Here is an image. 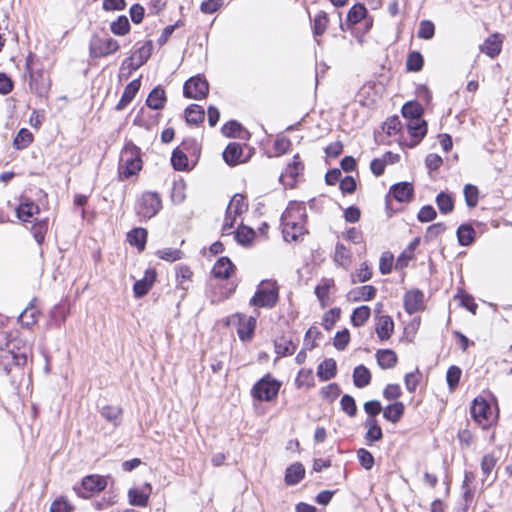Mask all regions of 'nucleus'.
<instances>
[{
	"instance_id": "29",
	"label": "nucleus",
	"mask_w": 512,
	"mask_h": 512,
	"mask_svg": "<svg viewBox=\"0 0 512 512\" xmlns=\"http://www.w3.org/2000/svg\"><path fill=\"white\" fill-rule=\"evenodd\" d=\"M376 358L379 366L382 369H391L397 363V355L390 349L378 350Z\"/></svg>"
},
{
	"instance_id": "32",
	"label": "nucleus",
	"mask_w": 512,
	"mask_h": 512,
	"mask_svg": "<svg viewBox=\"0 0 512 512\" xmlns=\"http://www.w3.org/2000/svg\"><path fill=\"white\" fill-rule=\"evenodd\" d=\"M242 152L239 143H230L223 152V158L228 165L234 166L240 162Z\"/></svg>"
},
{
	"instance_id": "41",
	"label": "nucleus",
	"mask_w": 512,
	"mask_h": 512,
	"mask_svg": "<svg viewBox=\"0 0 512 512\" xmlns=\"http://www.w3.org/2000/svg\"><path fill=\"white\" fill-rule=\"evenodd\" d=\"M367 9L363 4H355L350 8L347 14V22L350 25H355L361 20L366 19Z\"/></svg>"
},
{
	"instance_id": "44",
	"label": "nucleus",
	"mask_w": 512,
	"mask_h": 512,
	"mask_svg": "<svg viewBox=\"0 0 512 512\" xmlns=\"http://www.w3.org/2000/svg\"><path fill=\"white\" fill-rule=\"evenodd\" d=\"M255 237V232L248 226L241 225L235 232V239L241 245L249 244Z\"/></svg>"
},
{
	"instance_id": "49",
	"label": "nucleus",
	"mask_w": 512,
	"mask_h": 512,
	"mask_svg": "<svg viewBox=\"0 0 512 512\" xmlns=\"http://www.w3.org/2000/svg\"><path fill=\"white\" fill-rule=\"evenodd\" d=\"M423 56L420 52L413 51L411 52L406 61V67L408 71L418 72L423 67Z\"/></svg>"
},
{
	"instance_id": "18",
	"label": "nucleus",
	"mask_w": 512,
	"mask_h": 512,
	"mask_svg": "<svg viewBox=\"0 0 512 512\" xmlns=\"http://www.w3.org/2000/svg\"><path fill=\"white\" fill-rule=\"evenodd\" d=\"M423 305V293L419 290L408 291L404 296L405 310L409 314L419 311Z\"/></svg>"
},
{
	"instance_id": "43",
	"label": "nucleus",
	"mask_w": 512,
	"mask_h": 512,
	"mask_svg": "<svg viewBox=\"0 0 512 512\" xmlns=\"http://www.w3.org/2000/svg\"><path fill=\"white\" fill-rule=\"evenodd\" d=\"M329 20L328 16L324 11H320L316 14L313 20V34L315 37L321 36L327 26H328Z\"/></svg>"
},
{
	"instance_id": "4",
	"label": "nucleus",
	"mask_w": 512,
	"mask_h": 512,
	"mask_svg": "<svg viewBox=\"0 0 512 512\" xmlns=\"http://www.w3.org/2000/svg\"><path fill=\"white\" fill-rule=\"evenodd\" d=\"M280 387L281 383L267 374L254 384L251 394L259 401L269 402L277 397Z\"/></svg>"
},
{
	"instance_id": "6",
	"label": "nucleus",
	"mask_w": 512,
	"mask_h": 512,
	"mask_svg": "<svg viewBox=\"0 0 512 512\" xmlns=\"http://www.w3.org/2000/svg\"><path fill=\"white\" fill-rule=\"evenodd\" d=\"M119 49V43L111 37H92L90 41V55L93 58L106 57L115 53Z\"/></svg>"
},
{
	"instance_id": "30",
	"label": "nucleus",
	"mask_w": 512,
	"mask_h": 512,
	"mask_svg": "<svg viewBox=\"0 0 512 512\" xmlns=\"http://www.w3.org/2000/svg\"><path fill=\"white\" fill-rule=\"evenodd\" d=\"M16 212L20 220L28 222L30 218L39 213V207L34 202L25 200L19 205Z\"/></svg>"
},
{
	"instance_id": "52",
	"label": "nucleus",
	"mask_w": 512,
	"mask_h": 512,
	"mask_svg": "<svg viewBox=\"0 0 512 512\" xmlns=\"http://www.w3.org/2000/svg\"><path fill=\"white\" fill-rule=\"evenodd\" d=\"M297 387L310 388L314 385V377L311 369H301L295 380Z\"/></svg>"
},
{
	"instance_id": "48",
	"label": "nucleus",
	"mask_w": 512,
	"mask_h": 512,
	"mask_svg": "<svg viewBox=\"0 0 512 512\" xmlns=\"http://www.w3.org/2000/svg\"><path fill=\"white\" fill-rule=\"evenodd\" d=\"M32 141V133L28 129L22 128L14 138L13 144L17 149H24L28 147Z\"/></svg>"
},
{
	"instance_id": "51",
	"label": "nucleus",
	"mask_w": 512,
	"mask_h": 512,
	"mask_svg": "<svg viewBox=\"0 0 512 512\" xmlns=\"http://www.w3.org/2000/svg\"><path fill=\"white\" fill-rule=\"evenodd\" d=\"M334 261L336 264L347 267L350 263V252L343 244H337L335 248Z\"/></svg>"
},
{
	"instance_id": "64",
	"label": "nucleus",
	"mask_w": 512,
	"mask_h": 512,
	"mask_svg": "<svg viewBox=\"0 0 512 512\" xmlns=\"http://www.w3.org/2000/svg\"><path fill=\"white\" fill-rule=\"evenodd\" d=\"M71 505L63 498L56 499L50 507V512H71Z\"/></svg>"
},
{
	"instance_id": "37",
	"label": "nucleus",
	"mask_w": 512,
	"mask_h": 512,
	"mask_svg": "<svg viewBox=\"0 0 512 512\" xmlns=\"http://www.w3.org/2000/svg\"><path fill=\"white\" fill-rule=\"evenodd\" d=\"M404 413V405L401 402H396L387 406L383 411V416L390 422L396 423L400 420Z\"/></svg>"
},
{
	"instance_id": "28",
	"label": "nucleus",
	"mask_w": 512,
	"mask_h": 512,
	"mask_svg": "<svg viewBox=\"0 0 512 512\" xmlns=\"http://www.w3.org/2000/svg\"><path fill=\"white\" fill-rule=\"evenodd\" d=\"M165 102H166L165 91L160 87L154 88L149 93L148 98L146 100L148 107H150L154 110L162 109L165 105Z\"/></svg>"
},
{
	"instance_id": "59",
	"label": "nucleus",
	"mask_w": 512,
	"mask_h": 512,
	"mask_svg": "<svg viewBox=\"0 0 512 512\" xmlns=\"http://www.w3.org/2000/svg\"><path fill=\"white\" fill-rule=\"evenodd\" d=\"M372 272L366 263L361 264L355 275H352V283H362L370 280Z\"/></svg>"
},
{
	"instance_id": "63",
	"label": "nucleus",
	"mask_w": 512,
	"mask_h": 512,
	"mask_svg": "<svg viewBox=\"0 0 512 512\" xmlns=\"http://www.w3.org/2000/svg\"><path fill=\"white\" fill-rule=\"evenodd\" d=\"M445 230H446V226L443 223H436V224L430 225L427 228L424 239L426 241H431V240L437 238L439 235H441Z\"/></svg>"
},
{
	"instance_id": "62",
	"label": "nucleus",
	"mask_w": 512,
	"mask_h": 512,
	"mask_svg": "<svg viewBox=\"0 0 512 512\" xmlns=\"http://www.w3.org/2000/svg\"><path fill=\"white\" fill-rule=\"evenodd\" d=\"M437 216L435 209L431 205L421 207L418 212L417 218L420 222L433 221Z\"/></svg>"
},
{
	"instance_id": "57",
	"label": "nucleus",
	"mask_w": 512,
	"mask_h": 512,
	"mask_svg": "<svg viewBox=\"0 0 512 512\" xmlns=\"http://www.w3.org/2000/svg\"><path fill=\"white\" fill-rule=\"evenodd\" d=\"M435 26L429 20H423L419 24L418 37L421 39L429 40L434 36Z\"/></svg>"
},
{
	"instance_id": "14",
	"label": "nucleus",
	"mask_w": 512,
	"mask_h": 512,
	"mask_svg": "<svg viewBox=\"0 0 512 512\" xmlns=\"http://www.w3.org/2000/svg\"><path fill=\"white\" fill-rule=\"evenodd\" d=\"M407 129L412 138L411 146H416L427 133V123L422 118L407 121Z\"/></svg>"
},
{
	"instance_id": "25",
	"label": "nucleus",
	"mask_w": 512,
	"mask_h": 512,
	"mask_svg": "<svg viewBox=\"0 0 512 512\" xmlns=\"http://www.w3.org/2000/svg\"><path fill=\"white\" fill-rule=\"evenodd\" d=\"M304 475V466L301 463L296 462L286 469L285 482L287 485H295L303 479Z\"/></svg>"
},
{
	"instance_id": "35",
	"label": "nucleus",
	"mask_w": 512,
	"mask_h": 512,
	"mask_svg": "<svg viewBox=\"0 0 512 512\" xmlns=\"http://www.w3.org/2000/svg\"><path fill=\"white\" fill-rule=\"evenodd\" d=\"M475 230L471 225L462 224L457 229L458 242L462 246H468L474 241Z\"/></svg>"
},
{
	"instance_id": "40",
	"label": "nucleus",
	"mask_w": 512,
	"mask_h": 512,
	"mask_svg": "<svg viewBox=\"0 0 512 512\" xmlns=\"http://www.w3.org/2000/svg\"><path fill=\"white\" fill-rule=\"evenodd\" d=\"M371 314L370 308L368 306H360L354 309L351 315V322L353 326L360 327L363 326L369 319Z\"/></svg>"
},
{
	"instance_id": "24",
	"label": "nucleus",
	"mask_w": 512,
	"mask_h": 512,
	"mask_svg": "<svg viewBox=\"0 0 512 512\" xmlns=\"http://www.w3.org/2000/svg\"><path fill=\"white\" fill-rule=\"evenodd\" d=\"M394 330V322L390 316L384 315L379 317L376 325V333L380 340H387L390 338Z\"/></svg>"
},
{
	"instance_id": "22",
	"label": "nucleus",
	"mask_w": 512,
	"mask_h": 512,
	"mask_svg": "<svg viewBox=\"0 0 512 512\" xmlns=\"http://www.w3.org/2000/svg\"><path fill=\"white\" fill-rule=\"evenodd\" d=\"M334 286L333 279H322L321 282L315 287V294L320 302L322 308L329 304V292Z\"/></svg>"
},
{
	"instance_id": "9",
	"label": "nucleus",
	"mask_w": 512,
	"mask_h": 512,
	"mask_svg": "<svg viewBox=\"0 0 512 512\" xmlns=\"http://www.w3.org/2000/svg\"><path fill=\"white\" fill-rule=\"evenodd\" d=\"M209 92V85L206 79L195 76L188 79L183 87L184 96L192 99H202Z\"/></svg>"
},
{
	"instance_id": "8",
	"label": "nucleus",
	"mask_w": 512,
	"mask_h": 512,
	"mask_svg": "<svg viewBox=\"0 0 512 512\" xmlns=\"http://www.w3.org/2000/svg\"><path fill=\"white\" fill-rule=\"evenodd\" d=\"M472 418L482 427H486L492 420V408L482 397L474 399L470 408Z\"/></svg>"
},
{
	"instance_id": "33",
	"label": "nucleus",
	"mask_w": 512,
	"mask_h": 512,
	"mask_svg": "<svg viewBox=\"0 0 512 512\" xmlns=\"http://www.w3.org/2000/svg\"><path fill=\"white\" fill-rule=\"evenodd\" d=\"M147 240V231L144 228H134L127 234V241L132 246H136L140 251L145 248Z\"/></svg>"
},
{
	"instance_id": "13",
	"label": "nucleus",
	"mask_w": 512,
	"mask_h": 512,
	"mask_svg": "<svg viewBox=\"0 0 512 512\" xmlns=\"http://www.w3.org/2000/svg\"><path fill=\"white\" fill-rule=\"evenodd\" d=\"M307 213L304 203L292 201L281 216V221H306Z\"/></svg>"
},
{
	"instance_id": "39",
	"label": "nucleus",
	"mask_w": 512,
	"mask_h": 512,
	"mask_svg": "<svg viewBox=\"0 0 512 512\" xmlns=\"http://www.w3.org/2000/svg\"><path fill=\"white\" fill-rule=\"evenodd\" d=\"M101 415L114 426H118L121 423L122 409L119 406L107 405L101 409Z\"/></svg>"
},
{
	"instance_id": "53",
	"label": "nucleus",
	"mask_w": 512,
	"mask_h": 512,
	"mask_svg": "<svg viewBox=\"0 0 512 512\" xmlns=\"http://www.w3.org/2000/svg\"><path fill=\"white\" fill-rule=\"evenodd\" d=\"M296 346L293 344L291 340L280 339L275 342V352L279 356H288L292 355L295 352Z\"/></svg>"
},
{
	"instance_id": "16",
	"label": "nucleus",
	"mask_w": 512,
	"mask_h": 512,
	"mask_svg": "<svg viewBox=\"0 0 512 512\" xmlns=\"http://www.w3.org/2000/svg\"><path fill=\"white\" fill-rule=\"evenodd\" d=\"M235 266L228 257H221L214 264L212 274L218 279H228L234 272Z\"/></svg>"
},
{
	"instance_id": "36",
	"label": "nucleus",
	"mask_w": 512,
	"mask_h": 512,
	"mask_svg": "<svg viewBox=\"0 0 512 512\" xmlns=\"http://www.w3.org/2000/svg\"><path fill=\"white\" fill-rule=\"evenodd\" d=\"M423 108L417 102H407L402 107V115L407 121L413 120L416 118H422Z\"/></svg>"
},
{
	"instance_id": "31",
	"label": "nucleus",
	"mask_w": 512,
	"mask_h": 512,
	"mask_svg": "<svg viewBox=\"0 0 512 512\" xmlns=\"http://www.w3.org/2000/svg\"><path fill=\"white\" fill-rule=\"evenodd\" d=\"M371 381V373L364 365H358L353 371V383L357 388H364Z\"/></svg>"
},
{
	"instance_id": "10",
	"label": "nucleus",
	"mask_w": 512,
	"mask_h": 512,
	"mask_svg": "<svg viewBox=\"0 0 512 512\" xmlns=\"http://www.w3.org/2000/svg\"><path fill=\"white\" fill-rule=\"evenodd\" d=\"M18 340H12L8 343V350L3 351L1 358L11 359L12 363L16 366H24L27 362L28 351L27 347L20 348Z\"/></svg>"
},
{
	"instance_id": "21",
	"label": "nucleus",
	"mask_w": 512,
	"mask_h": 512,
	"mask_svg": "<svg viewBox=\"0 0 512 512\" xmlns=\"http://www.w3.org/2000/svg\"><path fill=\"white\" fill-rule=\"evenodd\" d=\"M390 193L398 202H407L413 196V186L408 182H401L393 185Z\"/></svg>"
},
{
	"instance_id": "1",
	"label": "nucleus",
	"mask_w": 512,
	"mask_h": 512,
	"mask_svg": "<svg viewBox=\"0 0 512 512\" xmlns=\"http://www.w3.org/2000/svg\"><path fill=\"white\" fill-rule=\"evenodd\" d=\"M279 300V286L275 280H262L249 304L257 308L272 309Z\"/></svg>"
},
{
	"instance_id": "54",
	"label": "nucleus",
	"mask_w": 512,
	"mask_h": 512,
	"mask_svg": "<svg viewBox=\"0 0 512 512\" xmlns=\"http://www.w3.org/2000/svg\"><path fill=\"white\" fill-rule=\"evenodd\" d=\"M461 375H462V371L458 366L452 365L448 368L447 374H446V380H447L448 387L451 391H453L459 384Z\"/></svg>"
},
{
	"instance_id": "38",
	"label": "nucleus",
	"mask_w": 512,
	"mask_h": 512,
	"mask_svg": "<svg viewBox=\"0 0 512 512\" xmlns=\"http://www.w3.org/2000/svg\"><path fill=\"white\" fill-rule=\"evenodd\" d=\"M205 113L201 106L192 104L185 110V118L188 123L198 124L204 120Z\"/></svg>"
},
{
	"instance_id": "7",
	"label": "nucleus",
	"mask_w": 512,
	"mask_h": 512,
	"mask_svg": "<svg viewBox=\"0 0 512 512\" xmlns=\"http://www.w3.org/2000/svg\"><path fill=\"white\" fill-rule=\"evenodd\" d=\"M106 485L107 481L103 476L89 475L83 478L80 486H75L74 490L79 497L87 499L93 493L104 490Z\"/></svg>"
},
{
	"instance_id": "46",
	"label": "nucleus",
	"mask_w": 512,
	"mask_h": 512,
	"mask_svg": "<svg viewBox=\"0 0 512 512\" xmlns=\"http://www.w3.org/2000/svg\"><path fill=\"white\" fill-rule=\"evenodd\" d=\"M113 34L123 36L130 30V24L126 16H119L117 20L113 21L110 25Z\"/></svg>"
},
{
	"instance_id": "3",
	"label": "nucleus",
	"mask_w": 512,
	"mask_h": 512,
	"mask_svg": "<svg viewBox=\"0 0 512 512\" xmlns=\"http://www.w3.org/2000/svg\"><path fill=\"white\" fill-rule=\"evenodd\" d=\"M161 208L159 195L155 192H145L137 200L135 211L141 220H149L156 216Z\"/></svg>"
},
{
	"instance_id": "15",
	"label": "nucleus",
	"mask_w": 512,
	"mask_h": 512,
	"mask_svg": "<svg viewBox=\"0 0 512 512\" xmlns=\"http://www.w3.org/2000/svg\"><path fill=\"white\" fill-rule=\"evenodd\" d=\"M239 324L237 333L242 341L250 340L253 336L256 327V318L253 316L246 317L244 315H238Z\"/></svg>"
},
{
	"instance_id": "42",
	"label": "nucleus",
	"mask_w": 512,
	"mask_h": 512,
	"mask_svg": "<svg viewBox=\"0 0 512 512\" xmlns=\"http://www.w3.org/2000/svg\"><path fill=\"white\" fill-rule=\"evenodd\" d=\"M436 204L443 214L451 213L454 209V201L450 194L440 192L436 197Z\"/></svg>"
},
{
	"instance_id": "61",
	"label": "nucleus",
	"mask_w": 512,
	"mask_h": 512,
	"mask_svg": "<svg viewBox=\"0 0 512 512\" xmlns=\"http://www.w3.org/2000/svg\"><path fill=\"white\" fill-rule=\"evenodd\" d=\"M350 340V333L347 329L338 331L335 335L333 345L337 350H344Z\"/></svg>"
},
{
	"instance_id": "12",
	"label": "nucleus",
	"mask_w": 512,
	"mask_h": 512,
	"mask_svg": "<svg viewBox=\"0 0 512 512\" xmlns=\"http://www.w3.org/2000/svg\"><path fill=\"white\" fill-rule=\"evenodd\" d=\"M156 276L155 269H147L144 277L134 283L133 292L136 298H141L149 292L156 280Z\"/></svg>"
},
{
	"instance_id": "50",
	"label": "nucleus",
	"mask_w": 512,
	"mask_h": 512,
	"mask_svg": "<svg viewBox=\"0 0 512 512\" xmlns=\"http://www.w3.org/2000/svg\"><path fill=\"white\" fill-rule=\"evenodd\" d=\"M193 273L188 266L180 265L176 269V276L178 280V287L183 291L188 289V286L185 285L187 281L191 280Z\"/></svg>"
},
{
	"instance_id": "23",
	"label": "nucleus",
	"mask_w": 512,
	"mask_h": 512,
	"mask_svg": "<svg viewBox=\"0 0 512 512\" xmlns=\"http://www.w3.org/2000/svg\"><path fill=\"white\" fill-rule=\"evenodd\" d=\"M337 372L336 361L332 358L325 359L317 368V375L322 381H328L335 377Z\"/></svg>"
},
{
	"instance_id": "47",
	"label": "nucleus",
	"mask_w": 512,
	"mask_h": 512,
	"mask_svg": "<svg viewBox=\"0 0 512 512\" xmlns=\"http://www.w3.org/2000/svg\"><path fill=\"white\" fill-rule=\"evenodd\" d=\"M466 205L474 208L478 204L479 190L472 184H466L463 189Z\"/></svg>"
},
{
	"instance_id": "55",
	"label": "nucleus",
	"mask_w": 512,
	"mask_h": 512,
	"mask_svg": "<svg viewBox=\"0 0 512 512\" xmlns=\"http://www.w3.org/2000/svg\"><path fill=\"white\" fill-rule=\"evenodd\" d=\"M171 163L175 170H185L188 167V158L183 151L176 149L172 153Z\"/></svg>"
},
{
	"instance_id": "26",
	"label": "nucleus",
	"mask_w": 512,
	"mask_h": 512,
	"mask_svg": "<svg viewBox=\"0 0 512 512\" xmlns=\"http://www.w3.org/2000/svg\"><path fill=\"white\" fill-rule=\"evenodd\" d=\"M303 169L304 164L300 161L299 156L295 155L293 157V161L287 165L285 172L281 174L280 179L290 178L291 183H289V185L292 186L297 177L302 173Z\"/></svg>"
},
{
	"instance_id": "45",
	"label": "nucleus",
	"mask_w": 512,
	"mask_h": 512,
	"mask_svg": "<svg viewBox=\"0 0 512 512\" xmlns=\"http://www.w3.org/2000/svg\"><path fill=\"white\" fill-rule=\"evenodd\" d=\"M38 310L27 307L19 316V322L23 327L30 328L37 322Z\"/></svg>"
},
{
	"instance_id": "34",
	"label": "nucleus",
	"mask_w": 512,
	"mask_h": 512,
	"mask_svg": "<svg viewBox=\"0 0 512 512\" xmlns=\"http://www.w3.org/2000/svg\"><path fill=\"white\" fill-rule=\"evenodd\" d=\"M147 492L140 491L138 489H130L128 496L129 501L132 505L135 506H146L149 498V493L151 491V487L149 484H146Z\"/></svg>"
},
{
	"instance_id": "56",
	"label": "nucleus",
	"mask_w": 512,
	"mask_h": 512,
	"mask_svg": "<svg viewBox=\"0 0 512 512\" xmlns=\"http://www.w3.org/2000/svg\"><path fill=\"white\" fill-rule=\"evenodd\" d=\"M157 256L163 260L174 262L180 260L183 256V253L179 249L164 248L157 251Z\"/></svg>"
},
{
	"instance_id": "17",
	"label": "nucleus",
	"mask_w": 512,
	"mask_h": 512,
	"mask_svg": "<svg viewBox=\"0 0 512 512\" xmlns=\"http://www.w3.org/2000/svg\"><path fill=\"white\" fill-rule=\"evenodd\" d=\"M502 48V38L500 34H493L489 36L484 43L480 46L481 52L485 53L491 58L498 56Z\"/></svg>"
},
{
	"instance_id": "20",
	"label": "nucleus",
	"mask_w": 512,
	"mask_h": 512,
	"mask_svg": "<svg viewBox=\"0 0 512 512\" xmlns=\"http://www.w3.org/2000/svg\"><path fill=\"white\" fill-rule=\"evenodd\" d=\"M141 86L140 79L132 80L124 89L121 99L116 105L117 110L124 109L136 96Z\"/></svg>"
},
{
	"instance_id": "11",
	"label": "nucleus",
	"mask_w": 512,
	"mask_h": 512,
	"mask_svg": "<svg viewBox=\"0 0 512 512\" xmlns=\"http://www.w3.org/2000/svg\"><path fill=\"white\" fill-rule=\"evenodd\" d=\"M306 221H281L282 233L285 241H297L299 237L306 233Z\"/></svg>"
},
{
	"instance_id": "60",
	"label": "nucleus",
	"mask_w": 512,
	"mask_h": 512,
	"mask_svg": "<svg viewBox=\"0 0 512 512\" xmlns=\"http://www.w3.org/2000/svg\"><path fill=\"white\" fill-rule=\"evenodd\" d=\"M342 410L349 416L353 417L356 415L357 407L355 400L352 396L346 394L341 398L340 401Z\"/></svg>"
},
{
	"instance_id": "5",
	"label": "nucleus",
	"mask_w": 512,
	"mask_h": 512,
	"mask_svg": "<svg viewBox=\"0 0 512 512\" xmlns=\"http://www.w3.org/2000/svg\"><path fill=\"white\" fill-rule=\"evenodd\" d=\"M246 210L247 204L244 196L241 194H235L230 200L226 210V216L222 226L223 235H229L232 233L231 229L234 227L236 218L242 215Z\"/></svg>"
},
{
	"instance_id": "27",
	"label": "nucleus",
	"mask_w": 512,
	"mask_h": 512,
	"mask_svg": "<svg viewBox=\"0 0 512 512\" xmlns=\"http://www.w3.org/2000/svg\"><path fill=\"white\" fill-rule=\"evenodd\" d=\"M365 427L368 428L365 439L368 445H371L373 442L379 441L383 437L382 429L377 424L375 418H367L365 421Z\"/></svg>"
},
{
	"instance_id": "19",
	"label": "nucleus",
	"mask_w": 512,
	"mask_h": 512,
	"mask_svg": "<svg viewBox=\"0 0 512 512\" xmlns=\"http://www.w3.org/2000/svg\"><path fill=\"white\" fill-rule=\"evenodd\" d=\"M376 295V288L372 285H364L361 287H357L352 289L348 293V299L353 302L358 301H369L373 299Z\"/></svg>"
},
{
	"instance_id": "58",
	"label": "nucleus",
	"mask_w": 512,
	"mask_h": 512,
	"mask_svg": "<svg viewBox=\"0 0 512 512\" xmlns=\"http://www.w3.org/2000/svg\"><path fill=\"white\" fill-rule=\"evenodd\" d=\"M357 457L361 466L366 470H371L374 465L373 455L366 449L361 448L357 451Z\"/></svg>"
},
{
	"instance_id": "2",
	"label": "nucleus",
	"mask_w": 512,
	"mask_h": 512,
	"mask_svg": "<svg viewBox=\"0 0 512 512\" xmlns=\"http://www.w3.org/2000/svg\"><path fill=\"white\" fill-rule=\"evenodd\" d=\"M142 167V161L138 149L133 145H127L120 154L119 177L128 179L137 174Z\"/></svg>"
}]
</instances>
